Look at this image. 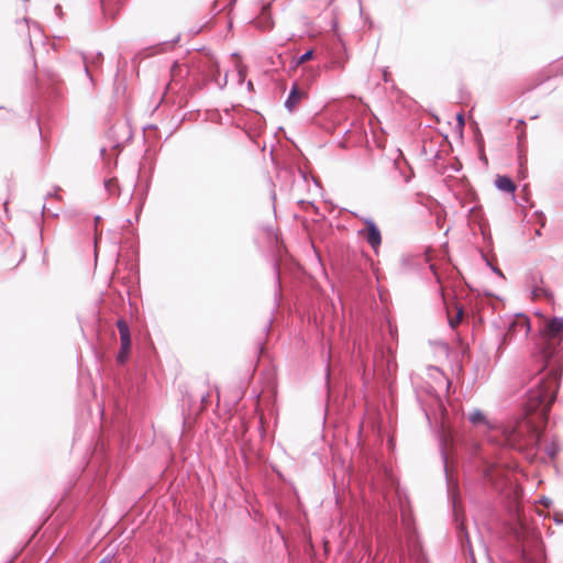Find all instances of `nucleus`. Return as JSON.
Listing matches in <instances>:
<instances>
[{
  "label": "nucleus",
  "mask_w": 563,
  "mask_h": 563,
  "mask_svg": "<svg viewBox=\"0 0 563 563\" xmlns=\"http://www.w3.org/2000/svg\"><path fill=\"white\" fill-rule=\"evenodd\" d=\"M434 371H435V372H439V374H441V375H442V373L439 371V368H438V367H434Z\"/></svg>",
  "instance_id": "nucleus-28"
},
{
  "label": "nucleus",
  "mask_w": 563,
  "mask_h": 563,
  "mask_svg": "<svg viewBox=\"0 0 563 563\" xmlns=\"http://www.w3.org/2000/svg\"><path fill=\"white\" fill-rule=\"evenodd\" d=\"M306 96L305 91L300 90L297 85L295 84L292 86V88L290 89L289 91V95L287 97V99L285 100V108L289 111V112H292L297 104L303 99V97Z\"/></svg>",
  "instance_id": "nucleus-9"
},
{
  "label": "nucleus",
  "mask_w": 563,
  "mask_h": 563,
  "mask_svg": "<svg viewBox=\"0 0 563 563\" xmlns=\"http://www.w3.org/2000/svg\"><path fill=\"white\" fill-rule=\"evenodd\" d=\"M82 60H84V65H85V73L91 79L89 67L90 66H99L102 62V54L100 52H98L95 55H91L90 57L84 55Z\"/></svg>",
  "instance_id": "nucleus-12"
},
{
  "label": "nucleus",
  "mask_w": 563,
  "mask_h": 563,
  "mask_svg": "<svg viewBox=\"0 0 563 563\" xmlns=\"http://www.w3.org/2000/svg\"><path fill=\"white\" fill-rule=\"evenodd\" d=\"M536 234H537V235H541L540 230H536Z\"/></svg>",
  "instance_id": "nucleus-27"
},
{
  "label": "nucleus",
  "mask_w": 563,
  "mask_h": 563,
  "mask_svg": "<svg viewBox=\"0 0 563 563\" xmlns=\"http://www.w3.org/2000/svg\"><path fill=\"white\" fill-rule=\"evenodd\" d=\"M526 158L520 154L519 155V167H520V170L522 172L526 167Z\"/></svg>",
  "instance_id": "nucleus-20"
},
{
  "label": "nucleus",
  "mask_w": 563,
  "mask_h": 563,
  "mask_svg": "<svg viewBox=\"0 0 563 563\" xmlns=\"http://www.w3.org/2000/svg\"><path fill=\"white\" fill-rule=\"evenodd\" d=\"M117 328L120 333L121 349L117 355V362L124 364L128 360L129 352L131 350V333L128 322L124 319L117 321Z\"/></svg>",
  "instance_id": "nucleus-4"
},
{
  "label": "nucleus",
  "mask_w": 563,
  "mask_h": 563,
  "mask_svg": "<svg viewBox=\"0 0 563 563\" xmlns=\"http://www.w3.org/2000/svg\"><path fill=\"white\" fill-rule=\"evenodd\" d=\"M401 523H402V527H404V530H405V533L407 537V542L409 543V545H415L416 544V529H415V525H413V519H412L410 511L408 509H405L402 506H401Z\"/></svg>",
  "instance_id": "nucleus-6"
},
{
  "label": "nucleus",
  "mask_w": 563,
  "mask_h": 563,
  "mask_svg": "<svg viewBox=\"0 0 563 563\" xmlns=\"http://www.w3.org/2000/svg\"><path fill=\"white\" fill-rule=\"evenodd\" d=\"M442 460H443L444 471L446 473L448 472V465H446V455L444 453H442Z\"/></svg>",
  "instance_id": "nucleus-21"
},
{
  "label": "nucleus",
  "mask_w": 563,
  "mask_h": 563,
  "mask_svg": "<svg viewBox=\"0 0 563 563\" xmlns=\"http://www.w3.org/2000/svg\"><path fill=\"white\" fill-rule=\"evenodd\" d=\"M428 394H429V397H430V400H431V404L428 405L426 404V401L422 399V396L420 394H417V397H418V400L421 405V409L423 410L424 412V416L426 418L429 420L430 419V415H431V406H437V408L439 410H442L443 409V404H442V400L440 398V396L438 395V393L435 391V389L433 387L430 388V390H428Z\"/></svg>",
  "instance_id": "nucleus-7"
},
{
  "label": "nucleus",
  "mask_w": 563,
  "mask_h": 563,
  "mask_svg": "<svg viewBox=\"0 0 563 563\" xmlns=\"http://www.w3.org/2000/svg\"><path fill=\"white\" fill-rule=\"evenodd\" d=\"M274 272L276 275V284H275V294H274V301L275 306H278L279 297H280V279H279V271L277 263H274Z\"/></svg>",
  "instance_id": "nucleus-14"
},
{
  "label": "nucleus",
  "mask_w": 563,
  "mask_h": 563,
  "mask_svg": "<svg viewBox=\"0 0 563 563\" xmlns=\"http://www.w3.org/2000/svg\"><path fill=\"white\" fill-rule=\"evenodd\" d=\"M530 332V320L525 314H517L515 320L509 324L508 335L521 334L527 338Z\"/></svg>",
  "instance_id": "nucleus-5"
},
{
  "label": "nucleus",
  "mask_w": 563,
  "mask_h": 563,
  "mask_svg": "<svg viewBox=\"0 0 563 563\" xmlns=\"http://www.w3.org/2000/svg\"><path fill=\"white\" fill-rule=\"evenodd\" d=\"M329 377H330V369H329V364L327 365V379L329 380Z\"/></svg>",
  "instance_id": "nucleus-24"
},
{
  "label": "nucleus",
  "mask_w": 563,
  "mask_h": 563,
  "mask_svg": "<svg viewBox=\"0 0 563 563\" xmlns=\"http://www.w3.org/2000/svg\"><path fill=\"white\" fill-rule=\"evenodd\" d=\"M547 332L551 336L563 335V317H553L547 323Z\"/></svg>",
  "instance_id": "nucleus-10"
},
{
  "label": "nucleus",
  "mask_w": 563,
  "mask_h": 563,
  "mask_svg": "<svg viewBox=\"0 0 563 563\" xmlns=\"http://www.w3.org/2000/svg\"><path fill=\"white\" fill-rule=\"evenodd\" d=\"M493 272H495L496 274H498L499 276L504 277L501 271L497 267H492Z\"/></svg>",
  "instance_id": "nucleus-23"
},
{
  "label": "nucleus",
  "mask_w": 563,
  "mask_h": 563,
  "mask_svg": "<svg viewBox=\"0 0 563 563\" xmlns=\"http://www.w3.org/2000/svg\"><path fill=\"white\" fill-rule=\"evenodd\" d=\"M363 222L365 228L358 231V235L368 243L375 253H377V250L382 244L380 230L371 218H365Z\"/></svg>",
  "instance_id": "nucleus-3"
},
{
  "label": "nucleus",
  "mask_w": 563,
  "mask_h": 563,
  "mask_svg": "<svg viewBox=\"0 0 563 563\" xmlns=\"http://www.w3.org/2000/svg\"><path fill=\"white\" fill-rule=\"evenodd\" d=\"M515 468L504 460L486 461L484 464L483 476L486 484L498 493H515Z\"/></svg>",
  "instance_id": "nucleus-2"
},
{
  "label": "nucleus",
  "mask_w": 563,
  "mask_h": 563,
  "mask_svg": "<svg viewBox=\"0 0 563 563\" xmlns=\"http://www.w3.org/2000/svg\"><path fill=\"white\" fill-rule=\"evenodd\" d=\"M554 521L559 525L563 523V519H560V518H555Z\"/></svg>",
  "instance_id": "nucleus-25"
},
{
  "label": "nucleus",
  "mask_w": 563,
  "mask_h": 563,
  "mask_svg": "<svg viewBox=\"0 0 563 563\" xmlns=\"http://www.w3.org/2000/svg\"><path fill=\"white\" fill-rule=\"evenodd\" d=\"M531 295L533 298L549 297V290L542 285L534 284L531 289Z\"/></svg>",
  "instance_id": "nucleus-15"
},
{
  "label": "nucleus",
  "mask_w": 563,
  "mask_h": 563,
  "mask_svg": "<svg viewBox=\"0 0 563 563\" xmlns=\"http://www.w3.org/2000/svg\"><path fill=\"white\" fill-rule=\"evenodd\" d=\"M434 371H435V372H439V374H441V375H442V373L439 371V368H438V367H434Z\"/></svg>",
  "instance_id": "nucleus-29"
},
{
  "label": "nucleus",
  "mask_w": 563,
  "mask_h": 563,
  "mask_svg": "<svg viewBox=\"0 0 563 563\" xmlns=\"http://www.w3.org/2000/svg\"><path fill=\"white\" fill-rule=\"evenodd\" d=\"M559 451L560 446L554 440L545 445V453L551 459H554L558 455Z\"/></svg>",
  "instance_id": "nucleus-16"
},
{
  "label": "nucleus",
  "mask_w": 563,
  "mask_h": 563,
  "mask_svg": "<svg viewBox=\"0 0 563 563\" xmlns=\"http://www.w3.org/2000/svg\"><path fill=\"white\" fill-rule=\"evenodd\" d=\"M542 361L543 367L533 378V385L527 391L522 404L526 417L505 424L493 426L482 410L473 409L468 412L467 419L473 426H484L489 430V442L520 452L533 451L539 448L541 432L529 416L536 413L540 420H547L561 380V363L556 358L553 360V352L549 347L542 350Z\"/></svg>",
  "instance_id": "nucleus-1"
},
{
  "label": "nucleus",
  "mask_w": 563,
  "mask_h": 563,
  "mask_svg": "<svg viewBox=\"0 0 563 563\" xmlns=\"http://www.w3.org/2000/svg\"><path fill=\"white\" fill-rule=\"evenodd\" d=\"M457 533L460 534V537H462V536H463V537L468 541V534H467V532L465 531V529H464L463 525H460V526L457 527Z\"/></svg>",
  "instance_id": "nucleus-19"
},
{
  "label": "nucleus",
  "mask_w": 563,
  "mask_h": 563,
  "mask_svg": "<svg viewBox=\"0 0 563 563\" xmlns=\"http://www.w3.org/2000/svg\"><path fill=\"white\" fill-rule=\"evenodd\" d=\"M314 51L308 49L306 53H303L301 56H299L297 60V65H301L308 60H310L313 57Z\"/></svg>",
  "instance_id": "nucleus-18"
},
{
  "label": "nucleus",
  "mask_w": 563,
  "mask_h": 563,
  "mask_svg": "<svg viewBox=\"0 0 563 563\" xmlns=\"http://www.w3.org/2000/svg\"><path fill=\"white\" fill-rule=\"evenodd\" d=\"M464 310L462 307H457L456 316L454 318L449 317V324L451 328H456L462 321Z\"/></svg>",
  "instance_id": "nucleus-17"
},
{
  "label": "nucleus",
  "mask_w": 563,
  "mask_h": 563,
  "mask_svg": "<svg viewBox=\"0 0 563 563\" xmlns=\"http://www.w3.org/2000/svg\"><path fill=\"white\" fill-rule=\"evenodd\" d=\"M457 121H459L460 125H464L463 114H461V113L457 114Z\"/></svg>",
  "instance_id": "nucleus-22"
},
{
  "label": "nucleus",
  "mask_w": 563,
  "mask_h": 563,
  "mask_svg": "<svg viewBox=\"0 0 563 563\" xmlns=\"http://www.w3.org/2000/svg\"><path fill=\"white\" fill-rule=\"evenodd\" d=\"M247 86H249V88H252L253 87L252 81H249Z\"/></svg>",
  "instance_id": "nucleus-26"
},
{
  "label": "nucleus",
  "mask_w": 563,
  "mask_h": 563,
  "mask_svg": "<svg viewBox=\"0 0 563 563\" xmlns=\"http://www.w3.org/2000/svg\"><path fill=\"white\" fill-rule=\"evenodd\" d=\"M495 186L499 190L508 192V194H512L516 190L515 183L511 180V178H509L507 176H497V178L495 179Z\"/></svg>",
  "instance_id": "nucleus-11"
},
{
  "label": "nucleus",
  "mask_w": 563,
  "mask_h": 563,
  "mask_svg": "<svg viewBox=\"0 0 563 563\" xmlns=\"http://www.w3.org/2000/svg\"><path fill=\"white\" fill-rule=\"evenodd\" d=\"M103 185H104V189L108 191L109 195H111V196L120 195V187L118 185L117 178L106 179Z\"/></svg>",
  "instance_id": "nucleus-13"
},
{
  "label": "nucleus",
  "mask_w": 563,
  "mask_h": 563,
  "mask_svg": "<svg viewBox=\"0 0 563 563\" xmlns=\"http://www.w3.org/2000/svg\"><path fill=\"white\" fill-rule=\"evenodd\" d=\"M347 59L349 56L345 48L341 47L340 49L332 52L330 60L325 67L330 70H343Z\"/></svg>",
  "instance_id": "nucleus-8"
}]
</instances>
